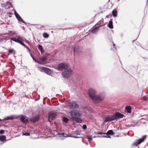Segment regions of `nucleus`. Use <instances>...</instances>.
Segmentation results:
<instances>
[{
	"label": "nucleus",
	"instance_id": "1",
	"mask_svg": "<svg viewBox=\"0 0 148 148\" xmlns=\"http://www.w3.org/2000/svg\"><path fill=\"white\" fill-rule=\"evenodd\" d=\"M124 114L118 112H116L115 114L109 116H107L105 117V122L111 121L115 120H117L120 118H123Z\"/></svg>",
	"mask_w": 148,
	"mask_h": 148
},
{
	"label": "nucleus",
	"instance_id": "38",
	"mask_svg": "<svg viewBox=\"0 0 148 148\" xmlns=\"http://www.w3.org/2000/svg\"><path fill=\"white\" fill-rule=\"evenodd\" d=\"M107 135V136H103V137H106V138H110V136H109V135Z\"/></svg>",
	"mask_w": 148,
	"mask_h": 148
},
{
	"label": "nucleus",
	"instance_id": "23",
	"mask_svg": "<svg viewBox=\"0 0 148 148\" xmlns=\"http://www.w3.org/2000/svg\"><path fill=\"white\" fill-rule=\"evenodd\" d=\"M38 48L39 50L40 51L42 54L43 52V48L42 46L40 45H38Z\"/></svg>",
	"mask_w": 148,
	"mask_h": 148
},
{
	"label": "nucleus",
	"instance_id": "42",
	"mask_svg": "<svg viewBox=\"0 0 148 148\" xmlns=\"http://www.w3.org/2000/svg\"><path fill=\"white\" fill-rule=\"evenodd\" d=\"M29 53L30 55L32 57L33 56L32 55V54L31 52L30 51L29 52Z\"/></svg>",
	"mask_w": 148,
	"mask_h": 148
},
{
	"label": "nucleus",
	"instance_id": "18",
	"mask_svg": "<svg viewBox=\"0 0 148 148\" xmlns=\"http://www.w3.org/2000/svg\"><path fill=\"white\" fill-rule=\"evenodd\" d=\"M103 25H100L98 27H95L93 29L92 31L91 32L93 34H95L96 32H98V30L99 29V27H101V26H103Z\"/></svg>",
	"mask_w": 148,
	"mask_h": 148
},
{
	"label": "nucleus",
	"instance_id": "5",
	"mask_svg": "<svg viewBox=\"0 0 148 148\" xmlns=\"http://www.w3.org/2000/svg\"><path fill=\"white\" fill-rule=\"evenodd\" d=\"M42 72H44L46 74L49 75H51L53 73L52 71L49 69L45 67H41L39 68V69Z\"/></svg>",
	"mask_w": 148,
	"mask_h": 148
},
{
	"label": "nucleus",
	"instance_id": "56",
	"mask_svg": "<svg viewBox=\"0 0 148 148\" xmlns=\"http://www.w3.org/2000/svg\"><path fill=\"white\" fill-rule=\"evenodd\" d=\"M87 108L86 107H84V108Z\"/></svg>",
	"mask_w": 148,
	"mask_h": 148
},
{
	"label": "nucleus",
	"instance_id": "58",
	"mask_svg": "<svg viewBox=\"0 0 148 148\" xmlns=\"http://www.w3.org/2000/svg\"><path fill=\"white\" fill-rule=\"evenodd\" d=\"M10 42H12V41H11Z\"/></svg>",
	"mask_w": 148,
	"mask_h": 148
},
{
	"label": "nucleus",
	"instance_id": "40",
	"mask_svg": "<svg viewBox=\"0 0 148 148\" xmlns=\"http://www.w3.org/2000/svg\"><path fill=\"white\" fill-rule=\"evenodd\" d=\"M14 13L16 16H17V14H18V13L16 12L15 11H14Z\"/></svg>",
	"mask_w": 148,
	"mask_h": 148
},
{
	"label": "nucleus",
	"instance_id": "25",
	"mask_svg": "<svg viewBox=\"0 0 148 148\" xmlns=\"http://www.w3.org/2000/svg\"><path fill=\"white\" fill-rule=\"evenodd\" d=\"M106 135H113L114 134V132L112 130H109L107 133H106Z\"/></svg>",
	"mask_w": 148,
	"mask_h": 148
},
{
	"label": "nucleus",
	"instance_id": "28",
	"mask_svg": "<svg viewBox=\"0 0 148 148\" xmlns=\"http://www.w3.org/2000/svg\"><path fill=\"white\" fill-rule=\"evenodd\" d=\"M43 36L45 38H47L49 37V35L46 33H44L43 34Z\"/></svg>",
	"mask_w": 148,
	"mask_h": 148
},
{
	"label": "nucleus",
	"instance_id": "2",
	"mask_svg": "<svg viewBox=\"0 0 148 148\" xmlns=\"http://www.w3.org/2000/svg\"><path fill=\"white\" fill-rule=\"evenodd\" d=\"M70 113L71 117V119L73 121H75L77 123H81L82 119L79 117L81 116V114L78 112H75L73 111H70Z\"/></svg>",
	"mask_w": 148,
	"mask_h": 148
},
{
	"label": "nucleus",
	"instance_id": "60",
	"mask_svg": "<svg viewBox=\"0 0 148 148\" xmlns=\"http://www.w3.org/2000/svg\"><path fill=\"white\" fill-rule=\"evenodd\" d=\"M120 62H121V61H120Z\"/></svg>",
	"mask_w": 148,
	"mask_h": 148
},
{
	"label": "nucleus",
	"instance_id": "39",
	"mask_svg": "<svg viewBox=\"0 0 148 148\" xmlns=\"http://www.w3.org/2000/svg\"><path fill=\"white\" fill-rule=\"evenodd\" d=\"M9 32L10 33H12V34H14L15 33L14 32H13L12 31H9Z\"/></svg>",
	"mask_w": 148,
	"mask_h": 148
},
{
	"label": "nucleus",
	"instance_id": "43",
	"mask_svg": "<svg viewBox=\"0 0 148 148\" xmlns=\"http://www.w3.org/2000/svg\"><path fill=\"white\" fill-rule=\"evenodd\" d=\"M75 132L77 133H79V131L78 130H76L75 131Z\"/></svg>",
	"mask_w": 148,
	"mask_h": 148
},
{
	"label": "nucleus",
	"instance_id": "16",
	"mask_svg": "<svg viewBox=\"0 0 148 148\" xmlns=\"http://www.w3.org/2000/svg\"><path fill=\"white\" fill-rule=\"evenodd\" d=\"M21 121L24 123H27L29 122L28 119H25L24 116H22L20 118Z\"/></svg>",
	"mask_w": 148,
	"mask_h": 148
},
{
	"label": "nucleus",
	"instance_id": "36",
	"mask_svg": "<svg viewBox=\"0 0 148 148\" xmlns=\"http://www.w3.org/2000/svg\"><path fill=\"white\" fill-rule=\"evenodd\" d=\"M86 138L89 140H92V138L91 136H87Z\"/></svg>",
	"mask_w": 148,
	"mask_h": 148
},
{
	"label": "nucleus",
	"instance_id": "3",
	"mask_svg": "<svg viewBox=\"0 0 148 148\" xmlns=\"http://www.w3.org/2000/svg\"><path fill=\"white\" fill-rule=\"evenodd\" d=\"M72 70L69 68L67 69H65L62 73V77L65 78L69 77L72 74Z\"/></svg>",
	"mask_w": 148,
	"mask_h": 148
},
{
	"label": "nucleus",
	"instance_id": "52",
	"mask_svg": "<svg viewBox=\"0 0 148 148\" xmlns=\"http://www.w3.org/2000/svg\"><path fill=\"white\" fill-rule=\"evenodd\" d=\"M9 16L10 17H11V16Z\"/></svg>",
	"mask_w": 148,
	"mask_h": 148
},
{
	"label": "nucleus",
	"instance_id": "34",
	"mask_svg": "<svg viewBox=\"0 0 148 148\" xmlns=\"http://www.w3.org/2000/svg\"><path fill=\"white\" fill-rule=\"evenodd\" d=\"M14 51V50L12 49H10L8 50L9 53H12Z\"/></svg>",
	"mask_w": 148,
	"mask_h": 148
},
{
	"label": "nucleus",
	"instance_id": "24",
	"mask_svg": "<svg viewBox=\"0 0 148 148\" xmlns=\"http://www.w3.org/2000/svg\"><path fill=\"white\" fill-rule=\"evenodd\" d=\"M74 53H79L80 52V51L77 47H75L74 48Z\"/></svg>",
	"mask_w": 148,
	"mask_h": 148
},
{
	"label": "nucleus",
	"instance_id": "57",
	"mask_svg": "<svg viewBox=\"0 0 148 148\" xmlns=\"http://www.w3.org/2000/svg\"><path fill=\"white\" fill-rule=\"evenodd\" d=\"M8 8H10V7H8Z\"/></svg>",
	"mask_w": 148,
	"mask_h": 148
},
{
	"label": "nucleus",
	"instance_id": "47",
	"mask_svg": "<svg viewBox=\"0 0 148 148\" xmlns=\"http://www.w3.org/2000/svg\"><path fill=\"white\" fill-rule=\"evenodd\" d=\"M145 116V115H142V114H141L140 116L141 117H142V116Z\"/></svg>",
	"mask_w": 148,
	"mask_h": 148
},
{
	"label": "nucleus",
	"instance_id": "59",
	"mask_svg": "<svg viewBox=\"0 0 148 148\" xmlns=\"http://www.w3.org/2000/svg\"><path fill=\"white\" fill-rule=\"evenodd\" d=\"M1 87V86H0V88Z\"/></svg>",
	"mask_w": 148,
	"mask_h": 148
},
{
	"label": "nucleus",
	"instance_id": "35",
	"mask_svg": "<svg viewBox=\"0 0 148 148\" xmlns=\"http://www.w3.org/2000/svg\"><path fill=\"white\" fill-rule=\"evenodd\" d=\"M112 16V15L111 14H109L106 16V17L107 18H110Z\"/></svg>",
	"mask_w": 148,
	"mask_h": 148
},
{
	"label": "nucleus",
	"instance_id": "17",
	"mask_svg": "<svg viewBox=\"0 0 148 148\" xmlns=\"http://www.w3.org/2000/svg\"><path fill=\"white\" fill-rule=\"evenodd\" d=\"M6 137L4 135H3L2 136H0V140L1 142H3L2 143H1V144H3V143H5L6 141H7L8 140H6Z\"/></svg>",
	"mask_w": 148,
	"mask_h": 148
},
{
	"label": "nucleus",
	"instance_id": "4",
	"mask_svg": "<svg viewBox=\"0 0 148 148\" xmlns=\"http://www.w3.org/2000/svg\"><path fill=\"white\" fill-rule=\"evenodd\" d=\"M146 136V135H145L142 138L136 140L134 142L132 145L136 147L137 146L138 144H140L142 142L144 141Z\"/></svg>",
	"mask_w": 148,
	"mask_h": 148
},
{
	"label": "nucleus",
	"instance_id": "20",
	"mask_svg": "<svg viewBox=\"0 0 148 148\" xmlns=\"http://www.w3.org/2000/svg\"><path fill=\"white\" fill-rule=\"evenodd\" d=\"M108 26L110 29H112L113 28V25L112 19H111L110 20V21H109V23L108 25Z\"/></svg>",
	"mask_w": 148,
	"mask_h": 148
},
{
	"label": "nucleus",
	"instance_id": "13",
	"mask_svg": "<svg viewBox=\"0 0 148 148\" xmlns=\"http://www.w3.org/2000/svg\"><path fill=\"white\" fill-rule=\"evenodd\" d=\"M40 117V116L39 115H37L34 117L31 118L30 121L31 122L34 123L38 121L39 120Z\"/></svg>",
	"mask_w": 148,
	"mask_h": 148
},
{
	"label": "nucleus",
	"instance_id": "31",
	"mask_svg": "<svg viewBox=\"0 0 148 148\" xmlns=\"http://www.w3.org/2000/svg\"><path fill=\"white\" fill-rule=\"evenodd\" d=\"M32 58L33 59V60L34 61L37 63H39V62H38V60H36L35 59V58L33 56L32 57Z\"/></svg>",
	"mask_w": 148,
	"mask_h": 148
},
{
	"label": "nucleus",
	"instance_id": "21",
	"mask_svg": "<svg viewBox=\"0 0 148 148\" xmlns=\"http://www.w3.org/2000/svg\"><path fill=\"white\" fill-rule=\"evenodd\" d=\"M14 118V116H7L5 117V118L2 119L3 121H7L9 120H12Z\"/></svg>",
	"mask_w": 148,
	"mask_h": 148
},
{
	"label": "nucleus",
	"instance_id": "33",
	"mask_svg": "<svg viewBox=\"0 0 148 148\" xmlns=\"http://www.w3.org/2000/svg\"><path fill=\"white\" fill-rule=\"evenodd\" d=\"M82 128L84 130H86L87 128V126L86 125H84L82 126Z\"/></svg>",
	"mask_w": 148,
	"mask_h": 148
},
{
	"label": "nucleus",
	"instance_id": "22",
	"mask_svg": "<svg viewBox=\"0 0 148 148\" xmlns=\"http://www.w3.org/2000/svg\"><path fill=\"white\" fill-rule=\"evenodd\" d=\"M112 14L114 17H116L117 16V11L116 9H114L112 11Z\"/></svg>",
	"mask_w": 148,
	"mask_h": 148
},
{
	"label": "nucleus",
	"instance_id": "12",
	"mask_svg": "<svg viewBox=\"0 0 148 148\" xmlns=\"http://www.w3.org/2000/svg\"><path fill=\"white\" fill-rule=\"evenodd\" d=\"M58 135H63L64 137H65L66 138L71 137L73 138H82V137L81 136H72L71 135H68V136H65L64 135H66V134L64 133H59V132H58Z\"/></svg>",
	"mask_w": 148,
	"mask_h": 148
},
{
	"label": "nucleus",
	"instance_id": "6",
	"mask_svg": "<svg viewBox=\"0 0 148 148\" xmlns=\"http://www.w3.org/2000/svg\"><path fill=\"white\" fill-rule=\"evenodd\" d=\"M10 39L11 40L18 43L22 45H23L24 43H23V40L22 38V37L20 36L18 37L17 38L15 37L11 38H10Z\"/></svg>",
	"mask_w": 148,
	"mask_h": 148
},
{
	"label": "nucleus",
	"instance_id": "53",
	"mask_svg": "<svg viewBox=\"0 0 148 148\" xmlns=\"http://www.w3.org/2000/svg\"><path fill=\"white\" fill-rule=\"evenodd\" d=\"M1 120H2V119H0V121H1Z\"/></svg>",
	"mask_w": 148,
	"mask_h": 148
},
{
	"label": "nucleus",
	"instance_id": "49",
	"mask_svg": "<svg viewBox=\"0 0 148 148\" xmlns=\"http://www.w3.org/2000/svg\"><path fill=\"white\" fill-rule=\"evenodd\" d=\"M69 29H72V28L71 27H69L68 28Z\"/></svg>",
	"mask_w": 148,
	"mask_h": 148
},
{
	"label": "nucleus",
	"instance_id": "14",
	"mask_svg": "<svg viewBox=\"0 0 148 148\" xmlns=\"http://www.w3.org/2000/svg\"><path fill=\"white\" fill-rule=\"evenodd\" d=\"M47 58L46 56H45L42 57H40L39 58V60L38 61L39 64H43L44 62L46 61Z\"/></svg>",
	"mask_w": 148,
	"mask_h": 148
},
{
	"label": "nucleus",
	"instance_id": "9",
	"mask_svg": "<svg viewBox=\"0 0 148 148\" xmlns=\"http://www.w3.org/2000/svg\"><path fill=\"white\" fill-rule=\"evenodd\" d=\"M96 90L93 88H90L88 90V94L90 98L92 99L94 96L96 94Z\"/></svg>",
	"mask_w": 148,
	"mask_h": 148
},
{
	"label": "nucleus",
	"instance_id": "29",
	"mask_svg": "<svg viewBox=\"0 0 148 148\" xmlns=\"http://www.w3.org/2000/svg\"><path fill=\"white\" fill-rule=\"evenodd\" d=\"M23 46H24L26 48L28 49V51L29 52H31V50L26 45H25L24 43H23V45H22Z\"/></svg>",
	"mask_w": 148,
	"mask_h": 148
},
{
	"label": "nucleus",
	"instance_id": "19",
	"mask_svg": "<svg viewBox=\"0 0 148 148\" xmlns=\"http://www.w3.org/2000/svg\"><path fill=\"white\" fill-rule=\"evenodd\" d=\"M131 109L130 106H127L125 107V112L130 113L131 112Z\"/></svg>",
	"mask_w": 148,
	"mask_h": 148
},
{
	"label": "nucleus",
	"instance_id": "26",
	"mask_svg": "<svg viewBox=\"0 0 148 148\" xmlns=\"http://www.w3.org/2000/svg\"><path fill=\"white\" fill-rule=\"evenodd\" d=\"M69 120V119L67 117H64L63 118V121L65 123H67Z\"/></svg>",
	"mask_w": 148,
	"mask_h": 148
},
{
	"label": "nucleus",
	"instance_id": "30",
	"mask_svg": "<svg viewBox=\"0 0 148 148\" xmlns=\"http://www.w3.org/2000/svg\"><path fill=\"white\" fill-rule=\"evenodd\" d=\"M145 118H142L140 120V122L142 123H145V120H144Z\"/></svg>",
	"mask_w": 148,
	"mask_h": 148
},
{
	"label": "nucleus",
	"instance_id": "10",
	"mask_svg": "<svg viewBox=\"0 0 148 148\" xmlns=\"http://www.w3.org/2000/svg\"><path fill=\"white\" fill-rule=\"evenodd\" d=\"M56 116V113L53 112H50L49 113L48 121L51 122V121L53 120L54 119Z\"/></svg>",
	"mask_w": 148,
	"mask_h": 148
},
{
	"label": "nucleus",
	"instance_id": "50",
	"mask_svg": "<svg viewBox=\"0 0 148 148\" xmlns=\"http://www.w3.org/2000/svg\"><path fill=\"white\" fill-rule=\"evenodd\" d=\"M146 3H147V4L148 3V0H147Z\"/></svg>",
	"mask_w": 148,
	"mask_h": 148
},
{
	"label": "nucleus",
	"instance_id": "37",
	"mask_svg": "<svg viewBox=\"0 0 148 148\" xmlns=\"http://www.w3.org/2000/svg\"><path fill=\"white\" fill-rule=\"evenodd\" d=\"M5 131L3 130H0V134H3L4 133Z\"/></svg>",
	"mask_w": 148,
	"mask_h": 148
},
{
	"label": "nucleus",
	"instance_id": "46",
	"mask_svg": "<svg viewBox=\"0 0 148 148\" xmlns=\"http://www.w3.org/2000/svg\"><path fill=\"white\" fill-rule=\"evenodd\" d=\"M9 14L10 15L13 14V13H12V12H9Z\"/></svg>",
	"mask_w": 148,
	"mask_h": 148
},
{
	"label": "nucleus",
	"instance_id": "11",
	"mask_svg": "<svg viewBox=\"0 0 148 148\" xmlns=\"http://www.w3.org/2000/svg\"><path fill=\"white\" fill-rule=\"evenodd\" d=\"M103 97L100 95H95L91 99L93 101H100L103 100Z\"/></svg>",
	"mask_w": 148,
	"mask_h": 148
},
{
	"label": "nucleus",
	"instance_id": "55",
	"mask_svg": "<svg viewBox=\"0 0 148 148\" xmlns=\"http://www.w3.org/2000/svg\"><path fill=\"white\" fill-rule=\"evenodd\" d=\"M38 97H40V95H38Z\"/></svg>",
	"mask_w": 148,
	"mask_h": 148
},
{
	"label": "nucleus",
	"instance_id": "15",
	"mask_svg": "<svg viewBox=\"0 0 148 148\" xmlns=\"http://www.w3.org/2000/svg\"><path fill=\"white\" fill-rule=\"evenodd\" d=\"M16 18L18 20V21L20 23V24H21V22H22L24 23L25 24H26V23L25 22V21H24L22 19V18L18 14H17V16H16Z\"/></svg>",
	"mask_w": 148,
	"mask_h": 148
},
{
	"label": "nucleus",
	"instance_id": "45",
	"mask_svg": "<svg viewBox=\"0 0 148 148\" xmlns=\"http://www.w3.org/2000/svg\"><path fill=\"white\" fill-rule=\"evenodd\" d=\"M103 22V21H101V20L100 21H99L98 23V24L99 23H101V22Z\"/></svg>",
	"mask_w": 148,
	"mask_h": 148
},
{
	"label": "nucleus",
	"instance_id": "48",
	"mask_svg": "<svg viewBox=\"0 0 148 148\" xmlns=\"http://www.w3.org/2000/svg\"><path fill=\"white\" fill-rule=\"evenodd\" d=\"M144 58V60H146L147 59V58Z\"/></svg>",
	"mask_w": 148,
	"mask_h": 148
},
{
	"label": "nucleus",
	"instance_id": "41",
	"mask_svg": "<svg viewBox=\"0 0 148 148\" xmlns=\"http://www.w3.org/2000/svg\"><path fill=\"white\" fill-rule=\"evenodd\" d=\"M147 97H143V99L144 100H145L147 99Z\"/></svg>",
	"mask_w": 148,
	"mask_h": 148
},
{
	"label": "nucleus",
	"instance_id": "7",
	"mask_svg": "<svg viewBox=\"0 0 148 148\" xmlns=\"http://www.w3.org/2000/svg\"><path fill=\"white\" fill-rule=\"evenodd\" d=\"M69 67V65L68 64L61 63L58 64L57 69L59 71H60L61 69H64L65 70V69H67Z\"/></svg>",
	"mask_w": 148,
	"mask_h": 148
},
{
	"label": "nucleus",
	"instance_id": "54",
	"mask_svg": "<svg viewBox=\"0 0 148 148\" xmlns=\"http://www.w3.org/2000/svg\"><path fill=\"white\" fill-rule=\"evenodd\" d=\"M113 45L114 46H115V45L114 44H113Z\"/></svg>",
	"mask_w": 148,
	"mask_h": 148
},
{
	"label": "nucleus",
	"instance_id": "61",
	"mask_svg": "<svg viewBox=\"0 0 148 148\" xmlns=\"http://www.w3.org/2000/svg\"><path fill=\"white\" fill-rule=\"evenodd\" d=\"M119 1V0H118V1Z\"/></svg>",
	"mask_w": 148,
	"mask_h": 148
},
{
	"label": "nucleus",
	"instance_id": "27",
	"mask_svg": "<svg viewBox=\"0 0 148 148\" xmlns=\"http://www.w3.org/2000/svg\"><path fill=\"white\" fill-rule=\"evenodd\" d=\"M106 133L105 132H99L98 133V134L102 135L101 136H98V137H103V136H105L106 135Z\"/></svg>",
	"mask_w": 148,
	"mask_h": 148
},
{
	"label": "nucleus",
	"instance_id": "44",
	"mask_svg": "<svg viewBox=\"0 0 148 148\" xmlns=\"http://www.w3.org/2000/svg\"><path fill=\"white\" fill-rule=\"evenodd\" d=\"M144 120L148 121V119H147V118L146 117L144 118Z\"/></svg>",
	"mask_w": 148,
	"mask_h": 148
},
{
	"label": "nucleus",
	"instance_id": "8",
	"mask_svg": "<svg viewBox=\"0 0 148 148\" xmlns=\"http://www.w3.org/2000/svg\"><path fill=\"white\" fill-rule=\"evenodd\" d=\"M68 105L70 108L71 109H77L79 107V105L75 101H73L71 103H69Z\"/></svg>",
	"mask_w": 148,
	"mask_h": 148
},
{
	"label": "nucleus",
	"instance_id": "32",
	"mask_svg": "<svg viewBox=\"0 0 148 148\" xmlns=\"http://www.w3.org/2000/svg\"><path fill=\"white\" fill-rule=\"evenodd\" d=\"M25 135L26 136H29L30 135V133L29 132H25L24 134H23V135Z\"/></svg>",
	"mask_w": 148,
	"mask_h": 148
},
{
	"label": "nucleus",
	"instance_id": "51",
	"mask_svg": "<svg viewBox=\"0 0 148 148\" xmlns=\"http://www.w3.org/2000/svg\"><path fill=\"white\" fill-rule=\"evenodd\" d=\"M42 27H43H43H45V26H42Z\"/></svg>",
	"mask_w": 148,
	"mask_h": 148
}]
</instances>
